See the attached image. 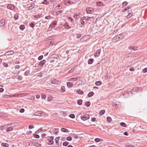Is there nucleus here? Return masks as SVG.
Wrapping results in <instances>:
<instances>
[{"label":"nucleus","instance_id":"1","mask_svg":"<svg viewBox=\"0 0 147 147\" xmlns=\"http://www.w3.org/2000/svg\"><path fill=\"white\" fill-rule=\"evenodd\" d=\"M58 57H59V56L57 54L52 55L51 57V59L50 60V63H52L56 61H57Z\"/></svg>","mask_w":147,"mask_h":147},{"label":"nucleus","instance_id":"2","mask_svg":"<svg viewBox=\"0 0 147 147\" xmlns=\"http://www.w3.org/2000/svg\"><path fill=\"white\" fill-rule=\"evenodd\" d=\"M125 33H122L119 34V36H121V37L119 36H116L113 38L115 40H117L118 41L120 40L123 38L124 36H125Z\"/></svg>","mask_w":147,"mask_h":147},{"label":"nucleus","instance_id":"3","mask_svg":"<svg viewBox=\"0 0 147 147\" xmlns=\"http://www.w3.org/2000/svg\"><path fill=\"white\" fill-rule=\"evenodd\" d=\"M86 11L88 14H92L94 12L93 9L90 7L87 8L86 9Z\"/></svg>","mask_w":147,"mask_h":147},{"label":"nucleus","instance_id":"4","mask_svg":"<svg viewBox=\"0 0 147 147\" xmlns=\"http://www.w3.org/2000/svg\"><path fill=\"white\" fill-rule=\"evenodd\" d=\"M90 118V116L86 114L81 117V119L83 121H85Z\"/></svg>","mask_w":147,"mask_h":147},{"label":"nucleus","instance_id":"5","mask_svg":"<svg viewBox=\"0 0 147 147\" xmlns=\"http://www.w3.org/2000/svg\"><path fill=\"white\" fill-rule=\"evenodd\" d=\"M7 8L8 9L13 10L14 9L15 7L14 5L13 4H9L7 6Z\"/></svg>","mask_w":147,"mask_h":147},{"label":"nucleus","instance_id":"6","mask_svg":"<svg viewBox=\"0 0 147 147\" xmlns=\"http://www.w3.org/2000/svg\"><path fill=\"white\" fill-rule=\"evenodd\" d=\"M138 88L137 87H134L132 90H131L132 91H129L127 92V94H132L133 92H138Z\"/></svg>","mask_w":147,"mask_h":147},{"label":"nucleus","instance_id":"7","mask_svg":"<svg viewBox=\"0 0 147 147\" xmlns=\"http://www.w3.org/2000/svg\"><path fill=\"white\" fill-rule=\"evenodd\" d=\"M100 51L101 50L100 49L97 50L94 54L95 56L98 57L100 55Z\"/></svg>","mask_w":147,"mask_h":147},{"label":"nucleus","instance_id":"8","mask_svg":"<svg viewBox=\"0 0 147 147\" xmlns=\"http://www.w3.org/2000/svg\"><path fill=\"white\" fill-rule=\"evenodd\" d=\"M51 82L53 84H58L59 82L57 80L53 79L51 80Z\"/></svg>","mask_w":147,"mask_h":147},{"label":"nucleus","instance_id":"9","mask_svg":"<svg viewBox=\"0 0 147 147\" xmlns=\"http://www.w3.org/2000/svg\"><path fill=\"white\" fill-rule=\"evenodd\" d=\"M13 53V51H9L6 52L5 55L6 56H9L12 55Z\"/></svg>","mask_w":147,"mask_h":147},{"label":"nucleus","instance_id":"10","mask_svg":"<svg viewBox=\"0 0 147 147\" xmlns=\"http://www.w3.org/2000/svg\"><path fill=\"white\" fill-rule=\"evenodd\" d=\"M80 14L81 13L79 12L77 13L74 14L73 16L76 19H78L80 17Z\"/></svg>","mask_w":147,"mask_h":147},{"label":"nucleus","instance_id":"11","mask_svg":"<svg viewBox=\"0 0 147 147\" xmlns=\"http://www.w3.org/2000/svg\"><path fill=\"white\" fill-rule=\"evenodd\" d=\"M43 113L41 112H40L39 111H37L35 113V115L38 116H41V115Z\"/></svg>","mask_w":147,"mask_h":147},{"label":"nucleus","instance_id":"12","mask_svg":"<svg viewBox=\"0 0 147 147\" xmlns=\"http://www.w3.org/2000/svg\"><path fill=\"white\" fill-rule=\"evenodd\" d=\"M128 15H127L126 16L127 18H129L131 17L132 16V13L131 12H130L129 11H128Z\"/></svg>","mask_w":147,"mask_h":147},{"label":"nucleus","instance_id":"13","mask_svg":"<svg viewBox=\"0 0 147 147\" xmlns=\"http://www.w3.org/2000/svg\"><path fill=\"white\" fill-rule=\"evenodd\" d=\"M13 128L12 127L7 126L6 128V131L7 132H9L13 130Z\"/></svg>","mask_w":147,"mask_h":147},{"label":"nucleus","instance_id":"14","mask_svg":"<svg viewBox=\"0 0 147 147\" xmlns=\"http://www.w3.org/2000/svg\"><path fill=\"white\" fill-rule=\"evenodd\" d=\"M56 24V22L55 21L53 22V23L51 24L50 25V27H51L52 28H53L55 26V25Z\"/></svg>","mask_w":147,"mask_h":147},{"label":"nucleus","instance_id":"15","mask_svg":"<svg viewBox=\"0 0 147 147\" xmlns=\"http://www.w3.org/2000/svg\"><path fill=\"white\" fill-rule=\"evenodd\" d=\"M46 61V60H45L41 61L39 63V65L41 66H42L45 63Z\"/></svg>","mask_w":147,"mask_h":147},{"label":"nucleus","instance_id":"16","mask_svg":"<svg viewBox=\"0 0 147 147\" xmlns=\"http://www.w3.org/2000/svg\"><path fill=\"white\" fill-rule=\"evenodd\" d=\"M7 126H9V125H8L7 126L6 125H5L4 126H1L0 127V129L1 130H3V129H6V128Z\"/></svg>","mask_w":147,"mask_h":147},{"label":"nucleus","instance_id":"17","mask_svg":"<svg viewBox=\"0 0 147 147\" xmlns=\"http://www.w3.org/2000/svg\"><path fill=\"white\" fill-rule=\"evenodd\" d=\"M53 130L54 132V134H57L59 131V129L58 128H54Z\"/></svg>","mask_w":147,"mask_h":147},{"label":"nucleus","instance_id":"18","mask_svg":"<svg viewBox=\"0 0 147 147\" xmlns=\"http://www.w3.org/2000/svg\"><path fill=\"white\" fill-rule=\"evenodd\" d=\"M47 141L49 142L48 143V144L49 145H51L53 144L54 143V142L52 141V140H51L50 139H48Z\"/></svg>","mask_w":147,"mask_h":147},{"label":"nucleus","instance_id":"19","mask_svg":"<svg viewBox=\"0 0 147 147\" xmlns=\"http://www.w3.org/2000/svg\"><path fill=\"white\" fill-rule=\"evenodd\" d=\"M35 6V4L34 3H32L31 5L28 7V8L29 9H32Z\"/></svg>","mask_w":147,"mask_h":147},{"label":"nucleus","instance_id":"20","mask_svg":"<svg viewBox=\"0 0 147 147\" xmlns=\"http://www.w3.org/2000/svg\"><path fill=\"white\" fill-rule=\"evenodd\" d=\"M5 24V22L4 20H2L0 21V25L1 26H3Z\"/></svg>","mask_w":147,"mask_h":147},{"label":"nucleus","instance_id":"21","mask_svg":"<svg viewBox=\"0 0 147 147\" xmlns=\"http://www.w3.org/2000/svg\"><path fill=\"white\" fill-rule=\"evenodd\" d=\"M97 5L99 6H101L103 5V3L99 1L96 3Z\"/></svg>","mask_w":147,"mask_h":147},{"label":"nucleus","instance_id":"22","mask_svg":"<svg viewBox=\"0 0 147 147\" xmlns=\"http://www.w3.org/2000/svg\"><path fill=\"white\" fill-rule=\"evenodd\" d=\"M65 28L66 29H69L71 28V27L69 26L67 23L65 24L64 25Z\"/></svg>","mask_w":147,"mask_h":147},{"label":"nucleus","instance_id":"23","mask_svg":"<svg viewBox=\"0 0 147 147\" xmlns=\"http://www.w3.org/2000/svg\"><path fill=\"white\" fill-rule=\"evenodd\" d=\"M73 85V84L72 82H68L67 83V86L68 87H71Z\"/></svg>","mask_w":147,"mask_h":147},{"label":"nucleus","instance_id":"24","mask_svg":"<svg viewBox=\"0 0 147 147\" xmlns=\"http://www.w3.org/2000/svg\"><path fill=\"white\" fill-rule=\"evenodd\" d=\"M128 4V3L127 1H124L122 3V6L124 7L126 6Z\"/></svg>","mask_w":147,"mask_h":147},{"label":"nucleus","instance_id":"25","mask_svg":"<svg viewBox=\"0 0 147 147\" xmlns=\"http://www.w3.org/2000/svg\"><path fill=\"white\" fill-rule=\"evenodd\" d=\"M13 96V95H5L4 96L3 98H7L9 97H12Z\"/></svg>","mask_w":147,"mask_h":147},{"label":"nucleus","instance_id":"26","mask_svg":"<svg viewBox=\"0 0 147 147\" xmlns=\"http://www.w3.org/2000/svg\"><path fill=\"white\" fill-rule=\"evenodd\" d=\"M105 113V111L104 110H102L99 113L100 115H102Z\"/></svg>","mask_w":147,"mask_h":147},{"label":"nucleus","instance_id":"27","mask_svg":"<svg viewBox=\"0 0 147 147\" xmlns=\"http://www.w3.org/2000/svg\"><path fill=\"white\" fill-rule=\"evenodd\" d=\"M93 59H89L88 61V64H91L93 63Z\"/></svg>","mask_w":147,"mask_h":147},{"label":"nucleus","instance_id":"28","mask_svg":"<svg viewBox=\"0 0 147 147\" xmlns=\"http://www.w3.org/2000/svg\"><path fill=\"white\" fill-rule=\"evenodd\" d=\"M77 92L78 94H83V92L80 90H78L76 91Z\"/></svg>","mask_w":147,"mask_h":147},{"label":"nucleus","instance_id":"29","mask_svg":"<svg viewBox=\"0 0 147 147\" xmlns=\"http://www.w3.org/2000/svg\"><path fill=\"white\" fill-rule=\"evenodd\" d=\"M61 92H64L65 91V88L64 86H62L61 87Z\"/></svg>","mask_w":147,"mask_h":147},{"label":"nucleus","instance_id":"30","mask_svg":"<svg viewBox=\"0 0 147 147\" xmlns=\"http://www.w3.org/2000/svg\"><path fill=\"white\" fill-rule=\"evenodd\" d=\"M90 102L89 101L86 102L85 104V105L87 107H89L90 106Z\"/></svg>","mask_w":147,"mask_h":147},{"label":"nucleus","instance_id":"31","mask_svg":"<svg viewBox=\"0 0 147 147\" xmlns=\"http://www.w3.org/2000/svg\"><path fill=\"white\" fill-rule=\"evenodd\" d=\"M1 145L5 147H8L9 146L8 144L5 143H2L1 144Z\"/></svg>","mask_w":147,"mask_h":147},{"label":"nucleus","instance_id":"32","mask_svg":"<svg viewBox=\"0 0 147 147\" xmlns=\"http://www.w3.org/2000/svg\"><path fill=\"white\" fill-rule=\"evenodd\" d=\"M61 131L63 132H68L69 131L67 129L65 128H61Z\"/></svg>","mask_w":147,"mask_h":147},{"label":"nucleus","instance_id":"33","mask_svg":"<svg viewBox=\"0 0 147 147\" xmlns=\"http://www.w3.org/2000/svg\"><path fill=\"white\" fill-rule=\"evenodd\" d=\"M94 94V93L93 92H90L88 93V96L89 97H90L92 96Z\"/></svg>","mask_w":147,"mask_h":147},{"label":"nucleus","instance_id":"34","mask_svg":"<svg viewBox=\"0 0 147 147\" xmlns=\"http://www.w3.org/2000/svg\"><path fill=\"white\" fill-rule=\"evenodd\" d=\"M41 3L47 5L49 4V2L47 1V0H44V1L42 2Z\"/></svg>","mask_w":147,"mask_h":147},{"label":"nucleus","instance_id":"35","mask_svg":"<svg viewBox=\"0 0 147 147\" xmlns=\"http://www.w3.org/2000/svg\"><path fill=\"white\" fill-rule=\"evenodd\" d=\"M82 100L81 99L78 100L77 101V103L79 105H81L82 103Z\"/></svg>","mask_w":147,"mask_h":147},{"label":"nucleus","instance_id":"36","mask_svg":"<svg viewBox=\"0 0 147 147\" xmlns=\"http://www.w3.org/2000/svg\"><path fill=\"white\" fill-rule=\"evenodd\" d=\"M20 30H22L25 28V26L24 25H22L20 26Z\"/></svg>","mask_w":147,"mask_h":147},{"label":"nucleus","instance_id":"37","mask_svg":"<svg viewBox=\"0 0 147 147\" xmlns=\"http://www.w3.org/2000/svg\"><path fill=\"white\" fill-rule=\"evenodd\" d=\"M102 84L100 81H97L95 82V85L96 86H100Z\"/></svg>","mask_w":147,"mask_h":147},{"label":"nucleus","instance_id":"38","mask_svg":"<svg viewBox=\"0 0 147 147\" xmlns=\"http://www.w3.org/2000/svg\"><path fill=\"white\" fill-rule=\"evenodd\" d=\"M93 18V17H88L87 16L86 19V21H91V19Z\"/></svg>","mask_w":147,"mask_h":147},{"label":"nucleus","instance_id":"39","mask_svg":"<svg viewBox=\"0 0 147 147\" xmlns=\"http://www.w3.org/2000/svg\"><path fill=\"white\" fill-rule=\"evenodd\" d=\"M78 78H69V80L70 81H71V82H74V81H76V80H74V79H77Z\"/></svg>","mask_w":147,"mask_h":147},{"label":"nucleus","instance_id":"40","mask_svg":"<svg viewBox=\"0 0 147 147\" xmlns=\"http://www.w3.org/2000/svg\"><path fill=\"white\" fill-rule=\"evenodd\" d=\"M120 125L122 127H126V124L124 122H121L120 123Z\"/></svg>","mask_w":147,"mask_h":147},{"label":"nucleus","instance_id":"41","mask_svg":"<svg viewBox=\"0 0 147 147\" xmlns=\"http://www.w3.org/2000/svg\"><path fill=\"white\" fill-rule=\"evenodd\" d=\"M69 144V142H63V145L64 146H66Z\"/></svg>","mask_w":147,"mask_h":147},{"label":"nucleus","instance_id":"42","mask_svg":"<svg viewBox=\"0 0 147 147\" xmlns=\"http://www.w3.org/2000/svg\"><path fill=\"white\" fill-rule=\"evenodd\" d=\"M100 140H102L98 138H96L95 139V141L96 142H100Z\"/></svg>","mask_w":147,"mask_h":147},{"label":"nucleus","instance_id":"43","mask_svg":"<svg viewBox=\"0 0 147 147\" xmlns=\"http://www.w3.org/2000/svg\"><path fill=\"white\" fill-rule=\"evenodd\" d=\"M3 64L4 67H8L9 66L8 64L6 63L3 62Z\"/></svg>","mask_w":147,"mask_h":147},{"label":"nucleus","instance_id":"44","mask_svg":"<svg viewBox=\"0 0 147 147\" xmlns=\"http://www.w3.org/2000/svg\"><path fill=\"white\" fill-rule=\"evenodd\" d=\"M69 117L71 118H74L75 117V115L74 114H71L69 115Z\"/></svg>","mask_w":147,"mask_h":147},{"label":"nucleus","instance_id":"45","mask_svg":"<svg viewBox=\"0 0 147 147\" xmlns=\"http://www.w3.org/2000/svg\"><path fill=\"white\" fill-rule=\"evenodd\" d=\"M18 14H16L14 15V18L15 20H17L18 19Z\"/></svg>","mask_w":147,"mask_h":147},{"label":"nucleus","instance_id":"46","mask_svg":"<svg viewBox=\"0 0 147 147\" xmlns=\"http://www.w3.org/2000/svg\"><path fill=\"white\" fill-rule=\"evenodd\" d=\"M66 140L69 141H71L72 140V138L70 136L66 138Z\"/></svg>","mask_w":147,"mask_h":147},{"label":"nucleus","instance_id":"47","mask_svg":"<svg viewBox=\"0 0 147 147\" xmlns=\"http://www.w3.org/2000/svg\"><path fill=\"white\" fill-rule=\"evenodd\" d=\"M138 88V92H140V91L142 90V88L141 87H137Z\"/></svg>","mask_w":147,"mask_h":147},{"label":"nucleus","instance_id":"48","mask_svg":"<svg viewBox=\"0 0 147 147\" xmlns=\"http://www.w3.org/2000/svg\"><path fill=\"white\" fill-rule=\"evenodd\" d=\"M29 26L32 28H33L34 26L35 25L32 22L30 24Z\"/></svg>","mask_w":147,"mask_h":147},{"label":"nucleus","instance_id":"49","mask_svg":"<svg viewBox=\"0 0 147 147\" xmlns=\"http://www.w3.org/2000/svg\"><path fill=\"white\" fill-rule=\"evenodd\" d=\"M34 137L36 138H39V136L38 134H34Z\"/></svg>","mask_w":147,"mask_h":147},{"label":"nucleus","instance_id":"50","mask_svg":"<svg viewBox=\"0 0 147 147\" xmlns=\"http://www.w3.org/2000/svg\"><path fill=\"white\" fill-rule=\"evenodd\" d=\"M30 72V71L29 70H27L26 71L24 74V75L25 76H26L28 75V73Z\"/></svg>","mask_w":147,"mask_h":147},{"label":"nucleus","instance_id":"51","mask_svg":"<svg viewBox=\"0 0 147 147\" xmlns=\"http://www.w3.org/2000/svg\"><path fill=\"white\" fill-rule=\"evenodd\" d=\"M111 119V117H107V120L108 122H110Z\"/></svg>","mask_w":147,"mask_h":147},{"label":"nucleus","instance_id":"52","mask_svg":"<svg viewBox=\"0 0 147 147\" xmlns=\"http://www.w3.org/2000/svg\"><path fill=\"white\" fill-rule=\"evenodd\" d=\"M43 58V55H40V56H39L38 57V59L39 60H40L42 59Z\"/></svg>","mask_w":147,"mask_h":147},{"label":"nucleus","instance_id":"53","mask_svg":"<svg viewBox=\"0 0 147 147\" xmlns=\"http://www.w3.org/2000/svg\"><path fill=\"white\" fill-rule=\"evenodd\" d=\"M55 142L56 143H57L59 142V138H58V137H56L55 140Z\"/></svg>","mask_w":147,"mask_h":147},{"label":"nucleus","instance_id":"54","mask_svg":"<svg viewBox=\"0 0 147 147\" xmlns=\"http://www.w3.org/2000/svg\"><path fill=\"white\" fill-rule=\"evenodd\" d=\"M137 47H132V50H134V51H136V50H137Z\"/></svg>","mask_w":147,"mask_h":147},{"label":"nucleus","instance_id":"55","mask_svg":"<svg viewBox=\"0 0 147 147\" xmlns=\"http://www.w3.org/2000/svg\"><path fill=\"white\" fill-rule=\"evenodd\" d=\"M16 77L17 79H19L20 80H21L22 76H21L19 75L17 76H16Z\"/></svg>","mask_w":147,"mask_h":147},{"label":"nucleus","instance_id":"56","mask_svg":"<svg viewBox=\"0 0 147 147\" xmlns=\"http://www.w3.org/2000/svg\"><path fill=\"white\" fill-rule=\"evenodd\" d=\"M68 20L71 22H73L74 21V20L73 19L70 17H69L68 18Z\"/></svg>","mask_w":147,"mask_h":147},{"label":"nucleus","instance_id":"57","mask_svg":"<svg viewBox=\"0 0 147 147\" xmlns=\"http://www.w3.org/2000/svg\"><path fill=\"white\" fill-rule=\"evenodd\" d=\"M143 71L144 73H146L147 72V68H146L143 69Z\"/></svg>","mask_w":147,"mask_h":147},{"label":"nucleus","instance_id":"58","mask_svg":"<svg viewBox=\"0 0 147 147\" xmlns=\"http://www.w3.org/2000/svg\"><path fill=\"white\" fill-rule=\"evenodd\" d=\"M25 110L24 109H20V113H22L24 112V111Z\"/></svg>","mask_w":147,"mask_h":147},{"label":"nucleus","instance_id":"59","mask_svg":"<svg viewBox=\"0 0 147 147\" xmlns=\"http://www.w3.org/2000/svg\"><path fill=\"white\" fill-rule=\"evenodd\" d=\"M135 70V69L133 67H131L129 69V70L131 71H134Z\"/></svg>","mask_w":147,"mask_h":147},{"label":"nucleus","instance_id":"60","mask_svg":"<svg viewBox=\"0 0 147 147\" xmlns=\"http://www.w3.org/2000/svg\"><path fill=\"white\" fill-rule=\"evenodd\" d=\"M29 129H31L34 127V126L32 125H30L29 127Z\"/></svg>","mask_w":147,"mask_h":147},{"label":"nucleus","instance_id":"61","mask_svg":"<svg viewBox=\"0 0 147 147\" xmlns=\"http://www.w3.org/2000/svg\"><path fill=\"white\" fill-rule=\"evenodd\" d=\"M42 74L41 72H40L37 76L38 77H41L42 76Z\"/></svg>","mask_w":147,"mask_h":147},{"label":"nucleus","instance_id":"62","mask_svg":"<svg viewBox=\"0 0 147 147\" xmlns=\"http://www.w3.org/2000/svg\"><path fill=\"white\" fill-rule=\"evenodd\" d=\"M53 99V98L52 97H49L48 98V100L49 101H51Z\"/></svg>","mask_w":147,"mask_h":147},{"label":"nucleus","instance_id":"63","mask_svg":"<svg viewBox=\"0 0 147 147\" xmlns=\"http://www.w3.org/2000/svg\"><path fill=\"white\" fill-rule=\"evenodd\" d=\"M54 37L53 36H50L48 37L47 38L48 40H51L52 38H53Z\"/></svg>","mask_w":147,"mask_h":147},{"label":"nucleus","instance_id":"64","mask_svg":"<svg viewBox=\"0 0 147 147\" xmlns=\"http://www.w3.org/2000/svg\"><path fill=\"white\" fill-rule=\"evenodd\" d=\"M15 68L16 69H19L20 68V66L18 65H16L15 66Z\"/></svg>","mask_w":147,"mask_h":147}]
</instances>
